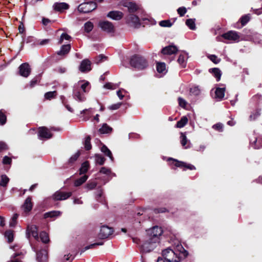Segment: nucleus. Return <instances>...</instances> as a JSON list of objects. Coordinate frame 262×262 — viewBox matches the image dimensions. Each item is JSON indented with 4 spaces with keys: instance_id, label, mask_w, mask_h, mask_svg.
Wrapping results in <instances>:
<instances>
[{
    "instance_id": "58",
    "label": "nucleus",
    "mask_w": 262,
    "mask_h": 262,
    "mask_svg": "<svg viewBox=\"0 0 262 262\" xmlns=\"http://www.w3.org/2000/svg\"><path fill=\"white\" fill-rule=\"evenodd\" d=\"M121 104V103H117L116 104H114L108 107V108L111 110H116L118 109L120 107Z\"/></svg>"
},
{
    "instance_id": "11",
    "label": "nucleus",
    "mask_w": 262,
    "mask_h": 262,
    "mask_svg": "<svg viewBox=\"0 0 262 262\" xmlns=\"http://www.w3.org/2000/svg\"><path fill=\"white\" fill-rule=\"evenodd\" d=\"M51 130H56L54 127H52L49 129L46 127H41L39 128L38 136L40 139L46 138L50 139L52 137V135L51 133Z\"/></svg>"
},
{
    "instance_id": "37",
    "label": "nucleus",
    "mask_w": 262,
    "mask_h": 262,
    "mask_svg": "<svg viewBox=\"0 0 262 262\" xmlns=\"http://www.w3.org/2000/svg\"><path fill=\"white\" fill-rule=\"evenodd\" d=\"M97 182L95 181H90L85 185V188L88 190H91L94 189L97 186Z\"/></svg>"
},
{
    "instance_id": "21",
    "label": "nucleus",
    "mask_w": 262,
    "mask_h": 262,
    "mask_svg": "<svg viewBox=\"0 0 262 262\" xmlns=\"http://www.w3.org/2000/svg\"><path fill=\"white\" fill-rule=\"evenodd\" d=\"M123 15V13L120 11H112L107 14V16L113 19L120 20L122 18Z\"/></svg>"
},
{
    "instance_id": "40",
    "label": "nucleus",
    "mask_w": 262,
    "mask_h": 262,
    "mask_svg": "<svg viewBox=\"0 0 262 262\" xmlns=\"http://www.w3.org/2000/svg\"><path fill=\"white\" fill-rule=\"evenodd\" d=\"M93 24L90 21L85 23L84 25V31L87 33H89L90 32H91L93 29Z\"/></svg>"
},
{
    "instance_id": "41",
    "label": "nucleus",
    "mask_w": 262,
    "mask_h": 262,
    "mask_svg": "<svg viewBox=\"0 0 262 262\" xmlns=\"http://www.w3.org/2000/svg\"><path fill=\"white\" fill-rule=\"evenodd\" d=\"M71 38V37L66 33H63L61 34L60 37L58 41V44H62L64 40H69Z\"/></svg>"
},
{
    "instance_id": "51",
    "label": "nucleus",
    "mask_w": 262,
    "mask_h": 262,
    "mask_svg": "<svg viewBox=\"0 0 262 262\" xmlns=\"http://www.w3.org/2000/svg\"><path fill=\"white\" fill-rule=\"evenodd\" d=\"M20 255V253H15L11 257L10 260L8 261L7 262H21L20 260H19L18 258H17L16 257L19 256Z\"/></svg>"
},
{
    "instance_id": "5",
    "label": "nucleus",
    "mask_w": 262,
    "mask_h": 262,
    "mask_svg": "<svg viewBox=\"0 0 262 262\" xmlns=\"http://www.w3.org/2000/svg\"><path fill=\"white\" fill-rule=\"evenodd\" d=\"M162 230L161 227L154 226L149 229L147 231L148 237L158 243L160 242V236L162 233Z\"/></svg>"
},
{
    "instance_id": "16",
    "label": "nucleus",
    "mask_w": 262,
    "mask_h": 262,
    "mask_svg": "<svg viewBox=\"0 0 262 262\" xmlns=\"http://www.w3.org/2000/svg\"><path fill=\"white\" fill-rule=\"evenodd\" d=\"M178 51L177 47L174 45H169L163 48L161 52L164 55H172L176 54Z\"/></svg>"
},
{
    "instance_id": "18",
    "label": "nucleus",
    "mask_w": 262,
    "mask_h": 262,
    "mask_svg": "<svg viewBox=\"0 0 262 262\" xmlns=\"http://www.w3.org/2000/svg\"><path fill=\"white\" fill-rule=\"evenodd\" d=\"M91 62L89 59L83 60L79 67V70L82 72H89L91 70Z\"/></svg>"
},
{
    "instance_id": "25",
    "label": "nucleus",
    "mask_w": 262,
    "mask_h": 262,
    "mask_svg": "<svg viewBox=\"0 0 262 262\" xmlns=\"http://www.w3.org/2000/svg\"><path fill=\"white\" fill-rule=\"evenodd\" d=\"M187 59V56L185 54H181L179 55L178 62L182 68L185 67Z\"/></svg>"
},
{
    "instance_id": "30",
    "label": "nucleus",
    "mask_w": 262,
    "mask_h": 262,
    "mask_svg": "<svg viewBox=\"0 0 262 262\" xmlns=\"http://www.w3.org/2000/svg\"><path fill=\"white\" fill-rule=\"evenodd\" d=\"M88 179V176L86 175H84L81 178L77 179L74 182L75 186H79L83 184Z\"/></svg>"
},
{
    "instance_id": "26",
    "label": "nucleus",
    "mask_w": 262,
    "mask_h": 262,
    "mask_svg": "<svg viewBox=\"0 0 262 262\" xmlns=\"http://www.w3.org/2000/svg\"><path fill=\"white\" fill-rule=\"evenodd\" d=\"M113 129L109 126L106 123H104L101 128H99V132L101 134H108L112 132Z\"/></svg>"
},
{
    "instance_id": "46",
    "label": "nucleus",
    "mask_w": 262,
    "mask_h": 262,
    "mask_svg": "<svg viewBox=\"0 0 262 262\" xmlns=\"http://www.w3.org/2000/svg\"><path fill=\"white\" fill-rule=\"evenodd\" d=\"M159 25L163 27H170L172 23L169 20H164L160 21Z\"/></svg>"
},
{
    "instance_id": "33",
    "label": "nucleus",
    "mask_w": 262,
    "mask_h": 262,
    "mask_svg": "<svg viewBox=\"0 0 262 262\" xmlns=\"http://www.w3.org/2000/svg\"><path fill=\"white\" fill-rule=\"evenodd\" d=\"M181 143L182 145L185 148H188L190 147V146L188 145L187 146H186L187 145V142H188L187 137L184 133H182L181 134Z\"/></svg>"
},
{
    "instance_id": "44",
    "label": "nucleus",
    "mask_w": 262,
    "mask_h": 262,
    "mask_svg": "<svg viewBox=\"0 0 262 262\" xmlns=\"http://www.w3.org/2000/svg\"><path fill=\"white\" fill-rule=\"evenodd\" d=\"M57 95L56 91L48 92L45 93V98L46 99L50 100L55 97Z\"/></svg>"
},
{
    "instance_id": "49",
    "label": "nucleus",
    "mask_w": 262,
    "mask_h": 262,
    "mask_svg": "<svg viewBox=\"0 0 262 262\" xmlns=\"http://www.w3.org/2000/svg\"><path fill=\"white\" fill-rule=\"evenodd\" d=\"M208 58L215 64H217L221 61V59L215 55H210L208 56Z\"/></svg>"
},
{
    "instance_id": "34",
    "label": "nucleus",
    "mask_w": 262,
    "mask_h": 262,
    "mask_svg": "<svg viewBox=\"0 0 262 262\" xmlns=\"http://www.w3.org/2000/svg\"><path fill=\"white\" fill-rule=\"evenodd\" d=\"M39 237L41 242L45 244L48 243L50 241L48 234L44 231L40 233Z\"/></svg>"
},
{
    "instance_id": "47",
    "label": "nucleus",
    "mask_w": 262,
    "mask_h": 262,
    "mask_svg": "<svg viewBox=\"0 0 262 262\" xmlns=\"http://www.w3.org/2000/svg\"><path fill=\"white\" fill-rule=\"evenodd\" d=\"M9 181V179L6 175H2L1 176V181L0 185L2 186H6Z\"/></svg>"
},
{
    "instance_id": "23",
    "label": "nucleus",
    "mask_w": 262,
    "mask_h": 262,
    "mask_svg": "<svg viewBox=\"0 0 262 262\" xmlns=\"http://www.w3.org/2000/svg\"><path fill=\"white\" fill-rule=\"evenodd\" d=\"M225 87L216 88L215 91V98L218 100H221L225 96Z\"/></svg>"
},
{
    "instance_id": "57",
    "label": "nucleus",
    "mask_w": 262,
    "mask_h": 262,
    "mask_svg": "<svg viewBox=\"0 0 262 262\" xmlns=\"http://www.w3.org/2000/svg\"><path fill=\"white\" fill-rule=\"evenodd\" d=\"M103 244V242L95 243L91 244L89 246H86L84 248V249L85 250H88V249H91V248H93L96 246H100V245H102Z\"/></svg>"
},
{
    "instance_id": "52",
    "label": "nucleus",
    "mask_w": 262,
    "mask_h": 262,
    "mask_svg": "<svg viewBox=\"0 0 262 262\" xmlns=\"http://www.w3.org/2000/svg\"><path fill=\"white\" fill-rule=\"evenodd\" d=\"M80 156V152L79 151H77L76 154H75L73 156H72L70 159H69V162L70 163H73L75 161L77 160L78 158Z\"/></svg>"
},
{
    "instance_id": "2",
    "label": "nucleus",
    "mask_w": 262,
    "mask_h": 262,
    "mask_svg": "<svg viewBox=\"0 0 262 262\" xmlns=\"http://www.w3.org/2000/svg\"><path fill=\"white\" fill-rule=\"evenodd\" d=\"M90 89V83L88 81H79L73 86V97L79 102H82L86 99L84 93Z\"/></svg>"
},
{
    "instance_id": "54",
    "label": "nucleus",
    "mask_w": 262,
    "mask_h": 262,
    "mask_svg": "<svg viewBox=\"0 0 262 262\" xmlns=\"http://www.w3.org/2000/svg\"><path fill=\"white\" fill-rule=\"evenodd\" d=\"M104 59H106V57L103 55H99L98 57H97L95 59V62L98 64L100 62H102V61H103V60Z\"/></svg>"
},
{
    "instance_id": "3",
    "label": "nucleus",
    "mask_w": 262,
    "mask_h": 262,
    "mask_svg": "<svg viewBox=\"0 0 262 262\" xmlns=\"http://www.w3.org/2000/svg\"><path fill=\"white\" fill-rule=\"evenodd\" d=\"M130 64L132 67L139 70H143L148 66L147 60L139 55L133 56L130 59Z\"/></svg>"
},
{
    "instance_id": "50",
    "label": "nucleus",
    "mask_w": 262,
    "mask_h": 262,
    "mask_svg": "<svg viewBox=\"0 0 262 262\" xmlns=\"http://www.w3.org/2000/svg\"><path fill=\"white\" fill-rule=\"evenodd\" d=\"M84 147L86 150H90L92 148L91 144V138L90 136H88L86 137L85 142H84Z\"/></svg>"
},
{
    "instance_id": "60",
    "label": "nucleus",
    "mask_w": 262,
    "mask_h": 262,
    "mask_svg": "<svg viewBox=\"0 0 262 262\" xmlns=\"http://www.w3.org/2000/svg\"><path fill=\"white\" fill-rule=\"evenodd\" d=\"M12 160L8 156H5L3 160V163L4 164H10Z\"/></svg>"
},
{
    "instance_id": "35",
    "label": "nucleus",
    "mask_w": 262,
    "mask_h": 262,
    "mask_svg": "<svg viewBox=\"0 0 262 262\" xmlns=\"http://www.w3.org/2000/svg\"><path fill=\"white\" fill-rule=\"evenodd\" d=\"M5 236L7 238L8 242L11 243L13 241L14 234L12 230H7L5 233Z\"/></svg>"
},
{
    "instance_id": "7",
    "label": "nucleus",
    "mask_w": 262,
    "mask_h": 262,
    "mask_svg": "<svg viewBox=\"0 0 262 262\" xmlns=\"http://www.w3.org/2000/svg\"><path fill=\"white\" fill-rule=\"evenodd\" d=\"M101 30L107 33H114L115 27L113 24L108 21H100L98 24Z\"/></svg>"
},
{
    "instance_id": "62",
    "label": "nucleus",
    "mask_w": 262,
    "mask_h": 262,
    "mask_svg": "<svg viewBox=\"0 0 262 262\" xmlns=\"http://www.w3.org/2000/svg\"><path fill=\"white\" fill-rule=\"evenodd\" d=\"M104 88L107 89H115L116 88V85L112 83H107L104 85Z\"/></svg>"
},
{
    "instance_id": "10",
    "label": "nucleus",
    "mask_w": 262,
    "mask_h": 262,
    "mask_svg": "<svg viewBox=\"0 0 262 262\" xmlns=\"http://www.w3.org/2000/svg\"><path fill=\"white\" fill-rule=\"evenodd\" d=\"M31 235L38 242L39 236L38 234V229L35 225H28L27 227L26 231L27 237L29 238Z\"/></svg>"
},
{
    "instance_id": "22",
    "label": "nucleus",
    "mask_w": 262,
    "mask_h": 262,
    "mask_svg": "<svg viewBox=\"0 0 262 262\" xmlns=\"http://www.w3.org/2000/svg\"><path fill=\"white\" fill-rule=\"evenodd\" d=\"M71 48V45L69 43L63 45L61 47L60 50L57 52V54L64 56L70 52Z\"/></svg>"
},
{
    "instance_id": "9",
    "label": "nucleus",
    "mask_w": 262,
    "mask_h": 262,
    "mask_svg": "<svg viewBox=\"0 0 262 262\" xmlns=\"http://www.w3.org/2000/svg\"><path fill=\"white\" fill-rule=\"evenodd\" d=\"M72 195L71 192H63L61 191H56L52 195V199L54 201L65 200Z\"/></svg>"
},
{
    "instance_id": "39",
    "label": "nucleus",
    "mask_w": 262,
    "mask_h": 262,
    "mask_svg": "<svg viewBox=\"0 0 262 262\" xmlns=\"http://www.w3.org/2000/svg\"><path fill=\"white\" fill-rule=\"evenodd\" d=\"M250 17L249 14L245 15L240 18L239 21L242 24V27L246 25L247 23L250 20Z\"/></svg>"
},
{
    "instance_id": "14",
    "label": "nucleus",
    "mask_w": 262,
    "mask_h": 262,
    "mask_svg": "<svg viewBox=\"0 0 262 262\" xmlns=\"http://www.w3.org/2000/svg\"><path fill=\"white\" fill-rule=\"evenodd\" d=\"M113 231V228L107 226H102L101 227L99 236L101 238H106L111 235Z\"/></svg>"
},
{
    "instance_id": "29",
    "label": "nucleus",
    "mask_w": 262,
    "mask_h": 262,
    "mask_svg": "<svg viewBox=\"0 0 262 262\" xmlns=\"http://www.w3.org/2000/svg\"><path fill=\"white\" fill-rule=\"evenodd\" d=\"M125 6L128 8V11L131 13L136 11L138 9L137 5L133 2L127 3Z\"/></svg>"
},
{
    "instance_id": "64",
    "label": "nucleus",
    "mask_w": 262,
    "mask_h": 262,
    "mask_svg": "<svg viewBox=\"0 0 262 262\" xmlns=\"http://www.w3.org/2000/svg\"><path fill=\"white\" fill-rule=\"evenodd\" d=\"M49 42H50L49 39H42V40L40 41L38 43V45H39L40 46H44V45H46L49 43Z\"/></svg>"
},
{
    "instance_id": "20",
    "label": "nucleus",
    "mask_w": 262,
    "mask_h": 262,
    "mask_svg": "<svg viewBox=\"0 0 262 262\" xmlns=\"http://www.w3.org/2000/svg\"><path fill=\"white\" fill-rule=\"evenodd\" d=\"M53 8L56 11L61 12L69 9V6L66 3H55L53 5Z\"/></svg>"
},
{
    "instance_id": "32",
    "label": "nucleus",
    "mask_w": 262,
    "mask_h": 262,
    "mask_svg": "<svg viewBox=\"0 0 262 262\" xmlns=\"http://www.w3.org/2000/svg\"><path fill=\"white\" fill-rule=\"evenodd\" d=\"M89 168V163L86 161L83 162L79 169V174H82L86 173Z\"/></svg>"
},
{
    "instance_id": "1",
    "label": "nucleus",
    "mask_w": 262,
    "mask_h": 262,
    "mask_svg": "<svg viewBox=\"0 0 262 262\" xmlns=\"http://www.w3.org/2000/svg\"><path fill=\"white\" fill-rule=\"evenodd\" d=\"M162 254L164 258L168 262H179L186 257L188 254L181 244H178L174 249L170 248L162 251Z\"/></svg>"
},
{
    "instance_id": "4",
    "label": "nucleus",
    "mask_w": 262,
    "mask_h": 262,
    "mask_svg": "<svg viewBox=\"0 0 262 262\" xmlns=\"http://www.w3.org/2000/svg\"><path fill=\"white\" fill-rule=\"evenodd\" d=\"M97 7L96 2H89L80 4L78 7V10L81 13H88L95 10Z\"/></svg>"
},
{
    "instance_id": "17",
    "label": "nucleus",
    "mask_w": 262,
    "mask_h": 262,
    "mask_svg": "<svg viewBox=\"0 0 262 262\" xmlns=\"http://www.w3.org/2000/svg\"><path fill=\"white\" fill-rule=\"evenodd\" d=\"M31 200V197L28 196L25 201V202L21 207L24 212L28 213L32 210L33 204Z\"/></svg>"
},
{
    "instance_id": "24",
    "label": "nucleus",
    "mask_w": 262,
    "mask_h": 262,
    "mask_svg": "<svg viewBox=\"0 0 262 262\" xmlns=\"http://www.w3.org/2000/svg\"><path fill=\"white\" fill-rule=\"evenodd\" d=\"M209 72L212 73V75L216 78L217 81L221 79L222 75L221 71L217 68H212L209 69Z\"/></svg>"
},
{
    "instance_id": "12",
    "label": "nucleus",
    "mask_w": 262,
    "mask_h": 262,
    "mask_svg": "<svg viewBox=\"0 0 262 262\" xmlns=\"http://www.w3.org/2000/svg\"><path fill=\"white\" fill-rule=\"evenodd\" d=\"M169 160L171 161V164L178 167L185 168L190 170H193L195 169V167L191 164H188L185 162L180 161L172 158H170Z\"/></svg>"
},
{
    "instance_id": "38",
    "label": "nucleus",
    "mask_w": 262,
    "mask_h": 262,
    "mask_svg": "<svg viewBox=\"0 0 262 262\" xmlns=\"http://www.w3.org/2000/svg\"><path fill=\"white\" fill-rule=\"evenodd\" d=\"M186 25L191 30H194L195 29V19H188L186 21Z\"/></svg>"
},
{
    "instance_id": "31",
    "label": "nucleus",
    "mask_w": 262,
    "mask_h": 262,
    "mask_svg": "<svg viewBox=\"0 0 262 262\" xmlns=\"http://www.w3.org/2000/svg\"><path fill=\"white\" fill-rule=\"evenodd\" d=\"M101 150L106 156L108 157L112 161L113 160V157L112 152L105 145H103L101 147Z\"/></svg>"
},
{
    "instance_id": "27",
    "label": "nucleus",
    "mask_w": 262,
    "mask_h": 262,
    "mask_svg": "<svg viewBox=\"0 0 262 262\" xmlns=\"http://www.w3.org/2000/svg\"><path fill=\"white\" fill-rule=\"evenodd\" d=\"M61 214V212L59 211H52L45 213L44 214V217L45 218L54 217L59 216Z\"/></svg>"
},
{
    "instance_id": "45",
    "label": "nucleus",
    "mask_w": 262,
    "mask_h": 262,
    "mask_svg": "<svg viewBox=\"0 0 262 262\" xmlns=\"http://www.w3.org/2000/svg\"><path fill=\"white\" fill-rule=\"evenodd\" d=\"M95 160L97 163L101 165H103L105 162V158L100 155H95Z\"/></svg>"
},
{
    "instance_id": "28",
    "label": "nucleus",
    "mask_w": 262,
    "mask_h": 262,
    "mask_svg": "<svg viewBox=\"0 0 262 262\" xmlns=\"http://www.w3.org/2000/svg\"><path fill=\"white\" fill-rule=\"evenodd\" d=\"M188 118L186 116H183L181 119L177 122L176 127L178 128L183 127L188 122Z\"/></svg>"
},
{
    "instance_id": "8",
    "label": "nucleus",
    "mask_w": 262,
    "mask_h": 262,
    "mask_svg": "<svg viewBox=\"0 0 262 262\" xmlns=\"http://www.w3.org/2000/svg\"><path fill=\"white\" fill-rule=\"evenodd\" d=\"M34 251L36 252L37 260L39 262H46L48 260L47 252L45 250L38 251V248L35 245H31Z\"/></svg>"
},
{
    "instance_id": "42",
    "label": "nucleus",
    "mask_w": 262,
    "mask_h": 262,
    "mask_svg": "<svg viewBox=\"0 0 262 262\" xmlns=\"http://www.w3.org/2000/svg\"><path fill=\"white\" fill-rule=\"evenodd\" d=\"M166 70V65L163 62H158L157 64V70L159 73H163Z\"/></svg>"
},
{
    "instance_id": "48",
    "label": "nucleus",
    "mask_w": 262,
    "mask_h": 262,
    "mask_svg": "<svg viewBox=\"0 0 262 262\" xmlns=\"http://www.w3.org/2000/svg\"><path fill=\"white\" fill-rule=\"evenodd\" d=\"M190 92L195 96H198L200 94L201 91L199 86H195L190 88Z\"/></svg>"
},
{
    "instance_id": "43",
    "label": "nucleus",
    "mask_w": 262,
    "mask_h": 262,
    "mask_svg": "<svg viewBox=\"0 0 262 262\" xmlns=\"http://www.w3.org/2000/svg\"><path fill=\"white\" fill-rule=\"evenodd\" d=\"M18 217V214L17 213H15L13 214L9 223V225L10 227H14L16 226Z\"/></svg>"
},
{
    "instance_id": "63",
    "label": "nucleus",
    "mask_w": 262,
    "mask_h": 262,
    "mask_svg": "<svg viewBox=\"0 0 262 262\" xmlns=\"http://www.w3.org/2000/svg\"><path fill=\"white\" fill-rule=\"evenodd\" d=\"M39 80V77H35L33 78L30 83V86L31 88L33 87L35 85L37 84Z\"/></svg>"
},
{
    "instance_id": "19",
    "label": "nucleus",
    "mask_w": 262,
    "mask_h": 262,
    "mask_svg": "<svg viewBox=\"0 0 262 262\" xmlns=\"http://www.w3.org/2000/svg\"><path fill=\"white\" fill-rule=\"evenodd\" d=\"M127 21L128 23H131L136 28H138L140 26V20L139 17L134 14H130L127 18Z\"/></svg>"
},
{
    "instance_id": "15",
    "label": "nucleus",
    "mask_w": 262,
    "mask_h": 262,
    "mask_svg": "<svg viewBox=\"0 0 262 262\" xmlns=\"http://www.w3.org/2000/svg\"><path fill=\"white\" fill-rule=\"evenodd\" d=\"M222 37L224 39L233 41H238L239 36L235 31H230L222 35Z\"/></svg>"
},
{
    "instance_id": "55",
    "label": "nucleus",
    "mask_w": 262,
    "mask_h": 262,
    "mask_svg": "<svg viewBox=\"0 0 262 262\" xmlns=\"http://www.w3.org/2000/svg\"><path fill=\"white\" fill-rule=\"evenodd\" d=\"M223 124L220 123H216L212 126V128L215 130H217L219 132H222L223 130Z\"/></svg>"
},
{
    "instance_id": "13",
    "label": "nucleus",
    "mask_w": 262,
    "mask_h": 262,
    "mask_svg": "<svg viewBox=\"0 0 262 262\" xmlns=\"http://www.w3.org/2000/svg\"><path fill=\"white\" fill-rule=\"evenodd\" d=\"M31 69L28 63H24L19 67V74L24 77H27L31 73Z\"/></svg>"
},
{
    "instance_id": "6",
    "label": "nucleus",
    "mask_w": 262,
    "mask_h": 262,
    "mask_svg": "<svg viewBox=\"0 0 262 262\" xmlns=\"http://www.w3.org/2000/svg\"><path fill=\"white\" fill-rule=\"evenodd\" d=\"M157 244V242H155L154 240L148 237V239L141 245V250L144 253L149 252L154 249Z\"/></svg>"
},
{
    "instance_id": "61",
    "label": "nucleus",
    "mask_w": 262,
    "mask_h": 262,
    "mask_svg": "<svg viewBox=\"0 0 262 262\" xmlns=\"http://www.w3.org/2000/svg\"><path fill=\"white\" fill-rule=\"evenodd\" d=\"M178 101H179V105L181 107H185L186 106L187 103L184 99H183L181 97H179L178 98Z\"/></svg>"
},
{
    "instance_id": "53",
    "label": "nucleus",
    "mask_w": 262,
    "mask_h": 262,
    "mask_svg": "<svg viewBox=\"0 0 262 262\" xmlns=\"http://www.w3.org/2000/svg\"><path fill=\"white\" fill-rule=\"evenodd\" d=\"M178 14L180 16H183L186 13L187 10L185 7H180L177 10Z\"/></svg>"
},
{
    "instance_id": "56",
    "label": "nucleus",
    "mask_w": 262,
    "mask_h": 262,
    "mask_svg": "<svg viewBox=\"0 0 262 262\" xmlns=\"http://www.w3.org/2000/svg\"><path fill=\"white\" fill-rule=\"evenodd\" d=\"M260 112L259 111H256L255 113H253L250 116V120H254L256 118H257L260 116Z\"/></svg>"
},
{
    "instance_id": "59",
    "label": "nucleus",
    "mask_w": 262,
    "mask_h": 262,
    "mask_svg": "<svg viewBox=\"0 0 262 262\" xmlns=\"http://www.w3.org/2000/svg\"><path fill=\"white\" fill-rule=\"evenodd\" d=\"M100 172L101 173H103V174H105L108 175V174H110L111 170L108 168H107L105 167H103L100 170Z\"/></svg>"
},
{
    "instance_id": "36",
    "label": "nucleus",
    "mask_w": 262,
    "mask_h": 262,
    "mask_svg": "<svg viewBox=\"0 0 262 262\" xmlns=\"http://www.w3.org/2000/svg\"><path fill=\"white\" fill-rule=\"evenodd\" d=\"M7 121V117L3 110H0V125H4Z\"/></svg>"
}]
</instances>
